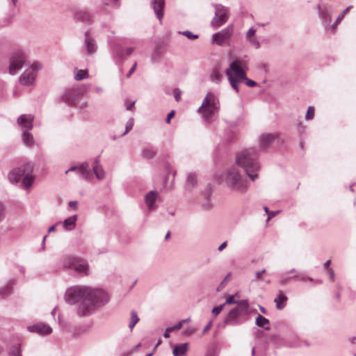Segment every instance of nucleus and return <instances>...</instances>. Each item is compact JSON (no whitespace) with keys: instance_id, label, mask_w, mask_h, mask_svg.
Listing matches in <instances>:
<instances>
[{"instance_id":"obj_7","label":"nucleus","mask_w":356,"mask_h":356,"mask_svg":"<svg viewBox=\"0 0 356 356\" xmlns=\"http://www.w3.org/2000/svg\"><path fill=\"white\" fill-rule=\"evenodd\" d=\"M26 63V54L22 49L15 50L10 57L9 72L16 74Z\"/></svg>"},{"instance_id":"obj_14","label":"nucleus","mask_w":356,"mask_h":356,"mask_svg":"<svg viewBox=\"0 0 356 356\" xmlns=\"http://www.w3.org/2000/svg\"><path fill=\"white\" fill-rule=\"evenodd\" d=\"M318 16L325 26H329L331 22V16L329 13V7L326 3H318L316 6Z\"/></svg>"},{"instance_id":"obj_63","label":"nucleus","mask_w":356,"mask_h":356,"mask_svg":"<svg viewBox=\"0 0 356 356\" xmlns=\"http://www.w3.org/2000/svg\"><path fill=\"white\" fill-rule=\"evenodd\" d=\"M280 212V211H270V213H268V218H273L274 216H276L277 213H278Z\"/></svg>"},{"instance_id":"obj_4","label":"nucleus","mask_w":356,"mask_h":356,"mask_svg":"<svg viewBox=\"0 0 356 356\" xmlns=\"http://www.w3.org/2000/svg\"><path fill=\"white\" fill-rule=\"evenodd\" d=\"M249 304L247 300H242L238 302V305L232 309L222 325L225 328L227 325L237 326L241 325L248 320Z\"/></svg>"},{"instance_id":"obj_55","label":"nucleus","mask_w":356,"mask_h":356,"mask_svg":"<svg viewBox=\"0 0 356 356\" xmlns=\"http://www.w3.org/2000/svg\"><path fill=\"white\" fill-rule=\"evenodd\" d=\"M136 65H137L136 63H135L134 64V65L131 67V69L129 70V72L127 74V78H129L130 76L135 72L136 68Z\"/></svg>"},{"instance_id":"obj_43","label":"nucleus","mask_w":356,"mask_h":356,"mask_svg":"<svg viewBox=\"0 0 356 356\" xmlns=\"http://www.w3.org/2000/svg\"><path fill=\"white\" fill-rule=\"evenodd\" d=\"M179 33L183 35H185L190 40H195V39L198 38V35L193 34L192 32H191L189 31H184L179 32Z\"/></svg>"},{"instance_id":"obj_5","label":"nucleus","mask_w":356,"mask_h":356,"mask_svg":"<svg viewBox=\"0 0 356 356\" xmlns=\"http://www.w3.org/2000/svg\"><path fill=\"white\" fill-rule=\"evenodd\" d=\"M224 180L226 186L234 192L244 193L248 189L247 179L242 177L240 171L235 166L227 170Z\"/></svg>"},{"instance_id":"obj_24","label":"nucleus","mask_w":356,"mask_h":356,"mask_svg":"<svg viewBox=\"0 0 356 356\" xmlns=\"http://www.w3.org/2000/svg\"><path fill=\"white\" fill-rule=\"evenodd\" d=\"M74 17L76 20L86 24L92 22V17L89 13L85 10H77L74 13Z\"/></svg>"},{"instance_id":"obj_61","label":"nucleus","mask_w":356,"mask_h":356,"mask_svg":"<svg viewBox=\"0 0 356 356\" xmlns=\"http://www.w3.org/2000/svg\"><path fill=\"white\" fill-rule=\"evenodd\" d=\"M227 245V242H223L218 248V251H222L224 248H225Z\"/></svg>"},{"instance_id":"obj_1","label":"nucleus","mask_w":356,"mask_h":356,"mask_svg":"<svg viewBox=\"0 0 356 356\" xmlns=\"http://www.w3.org/2000/svg\"><path fill=\"white\" fill-rule=\"evenodd\" d=\"M65 300L70 305L79 302L77 314L88 316L105 305L109 300L108 293L101 289L77 285L67 289Z\"/></svg>"},{"instance_id":"obj_17","label":"nucleus","mask_w":356,"mask_h":356,"mask_svg":"<svg viewBox=\"0 0 356 356\" xmlns=\"http://www.w3.org/2000/svg\"><path fill=\"white\" fill-rule=\"evenodd\" d=\"M295 273V269H291V270L286 273L284 275H283L280 280V284L281 285H286L290 280L293 278H300V280L302 282H305L306 280H309L310 282L313 281V279L311 277H307L305 276L299 277L298 274H293Z\"/></svg>"},{"instance_id":"obj_59","label":"nucleus","mask_w":356,"mask_h":356,"mask_svg":"<svg viewBox=\"0 0 356 356\" xmlns=\"http://www.w3.org/2000/svg\"><path fill=\"white\" fill-rule=\"evenodd\" d=\"M175 115V111H171L168 114V116H167V118H166V122L168 124H169L170 122V120L171 118L174 116Z\"/></svg>"},{"instance_id":"obj_44","label":"nucleus","mask_w":356,"mask_h":356,"mask_svg":"<svg viewBox=\"0 0 356 356\" xmlns=\"http://www.w3.org/2000/svg\"><path fill=\"white\" fill-rule=\"evenodd\" d=\"M250 44L254 47L255 49H259L260 47V42L259 40L255 38H252L247 40Z\"/></svg>"},{"instance_id":"obj_56","label":"nucleus","mask_w":356,"mask_h":356,"mask_svg":"<svg viewBox=\"0 0 356 356\" xmlns=\"http://www.w3.org/2000/svg\"><path fill=\"white\" fill-rule=\"evenodd\" d=\"M212 324H213V322L212 321H210L207 325L204 327V330H203V334H204L209 330L211 329V326H212Z\"/></svg>"},{"instance_id":"obj_37","label":"nucleus","mask_w":356,"mask_h":356,"mask_svg":"<svg viewBox=\"0 0 356 356\" xmlns=\"http://www.w3.org/2000/svg\"><path fill=\"white\" fill-rule=\"evenodd\" d=\"M231 277V273H228L218 286L217 291H221L226 286V284L230 281Z\"/></svg>"},{"instance_id":"obj_36","label":"nucleus","mask_w":356,"mask_h":356,"mask_svg":"<svg viewBox=\"0 0 356 356\" xmlns=\"http://www.w3.org/2000/svg\"><path fill=\"white\" fill-rule=\"evenodd\" d=\"M139 321V318L137 315V313L135 311H131V321L129 322V327L132 330L134 326L136 325V324Z\"/></svg>"},{"instance_id":"obj_39","label":"nucleus","mask_w":356,"mask_h":356,"mask_svg":"<svg viewBox=\"0 0 356 356\" xmlns=\"http://www.w3.org/2000/svg\"><path fill=\"white\" fill-rule=\"evenodd\" d=\"M11 293H12V286L10 284H8L0 289V295L2 297H4L8 294H10Z\"/></svg>"},{"instance_id":"obj_20","label":"nucleus","mask_w":356,"mask_h":356,"mask_svg":"<svg viewBox=\"0 0 356 356\" xmlns=\"http://www.w3.org/2000/svg\"><path fill=\"white\" fill-rule=\"evenodd\" d=\"M134 50V47H128L124 49L122 46L116 45L113 49V54L116 57L124 58L125 56L131 55Z\"/></svg>"},{"instance_id":"obj_3","label":"nucleus","mask_w":356,"mask_h":356,"mask_svg":"<svg viewBox=\"0 0 356 356\" xmlns=\"http://www.w3.org/2000/svg\"><path fill=\"white\" fill-rule=\"evenodd\" d=\"M257 153L253 149H247L238 154L236 161L241 166L251 181L257 178V172L259 170L257 161Z\"/></svg>"},{"instance_id":"obj_46","label":"nucleus","mask_w":356,"mask_h":356,"mask_svg":"<svg viewBox=\"0 0 356 356\" xmlns=\"http://www.w3.org/2000/svg\"><path fill=\"white\" fill-rule=\"evenodd\" d=\"M343 14H341L336 19V21L334 22L333 24H332L330 27V29H332V31H334L336 26H337L338 23H339L341 19L343 18Z\"/></svg>"},{"instance_id":"obj_12","label":"nucleus","mask_w":356,"mask_h":356,"mask_svg":"<svg viewBox=\"0 0 356 356\" xmlns=\"http://www.w3.org/2000/svg\"><path fill=\"white\" fill-rule=\"evenodd\" d=\"M72 171H77V173L86 180H90L92 178V175L90 172L89 165L86 162L81 163L79 166L71 167L65 171V174Z\"/></svg>"},{"instance_id":"obj_58","label":"nucleus","mask_w":356,"mask_h":356,"mask_svg":"<svg viewBox=\"0 0 356 356\" xmlns=\"http://www.w3.org/2000/svg\"><path fill=\"white\" fill-rule=\"evenodd\" d=\"M184 323V321H181L177 324L174 325L173 327H174L175 330H180L182 327Z\"/></svg>"},{"instance_id":"obj_48","label":"nucleus","mask_w":356,"mask_h":356,"mask_svg":"<svg viewBox=\"0 0 356 356\" xmlns=\"http://www.w3.org/2000/svg\"><path fill=\"white\" fill-rule=\"evenodd\" d=\"M239 301H236L235 299H234V296H229L227 299H226V301L224 303L225 305H231V304H237L238 305V302Z\"/></svg>"},{"instance_id":"obj_8","label":"nucleus","mask_w":356,"mask_h":356,"mask_svg":"<svg viewBox=\"0 0 356 356\" xmlns=\"http://www.w3.org/2000/svg\"><path fill=\"white\" fill-rule=\"evenodd\" d=\"M42 64L39 62H34L27 68L19 76V81L24 86H30L33 83L37 76V72L42 69Z\"/></svg>"},{"instance_id":"obj_33","label":"nucleus","mask_w":356,"mask_h":356,"mask_svg":"<svg viewBox=\"0 0 356 356\" xmlns=\"http://www.w3.org/2000/svg\"><path fill=\"white\" fill-rule=\"evenodd\" d=\"M223 78V75L216 69L213 70L210 74V80L216 83H220Z\"/></svg>"},{"instance_id":"obj_35","label":"nucleus","mask_w":356,"mask_h":356,"mask_svg":"<svg viewBox=\"0 0 356 356\" xmlns=\"http://www.w3.org/2000/svg\"><path fill=\"white\" fill-rule=\"evenodd\" d=\"M156 155V152L152 149L145 148L142 152V156L147 159H151Z\"/></svg>"},{"instance_id":"obj_42","label":"nucleus","mask_w":356,"mask_h":356,"mask_svg":"<svg viewBox=\"0 0 356 356\" xmlns=\"http://www.w3.org/2000/svg\"><path fill=\"white\" fill-rule=\"evenodd\" d=\"M134 124V119L131 118L126 123L125 131L124 135L127 134L130 130L132 129Z\"/></svg>"},{"instance_id":"obj_62","label":"nucleus","mask_w":356,"mask_h":356,"mask_svg":"<svg viewBox=\"0 0 356 356\" xmlns=\"http://www.w3.org/2000/svg\"><path fill=\"white\" fill-rule=\"evenodd\" d=\"M195 332V329L194 328H188L186 331H185V333L190 335V334H192Z\"/></svg>"},{"instance_id":"obj_15","label":"nucleus","mask_w":356,"mask_h":356,"mask_svg":"<svg viewBox=\"0 0 356 356\" xmlns=\"http://www.w3.org/2000/svg\"><path fill=\"white\" fill-rule=\"evenodd\" d=\"M34 117L31 115L23 114L17 118V123L21 127L22 130L29 131L33 127Z\"/></svg>"},{"instance_id":"obj_64","label":"nucleus","mask_w":356,"mask_h":356,"mask_svg":"<svg viewBox=\"0 0 356 356\" xmlns=\"http://www.w3.org/2000/svg\"><path fill=\"white\" fill-rule=\"evenodd\" d=\"M331 263V261L329 259V260H327L325 263H324V268L325 269H326L327 270H328V268H329V266Z\"/></svg>"},{"instance_id":"obj_2","label":"nucleus","mask_w":356,"mask_h":356,"mask_svg":"<svg viewBox=\"0 0 356 356\" xmlns=\"http://www.w3.org/2000/svg\"><path fill=\"white\" fill-rule=\"evenodd\" d=\"M248 70V59L245 56L242 58H236L229 64L225 70V74L232 88L238 93V84L246 79V71Z\"/></svg>"},{"instance_id":"obj_38","label":"nucleus","mask_w":356,"mask_h":356,"mask_svg":"<svg viewBox=\"0 0 356 356\" xmlns=\"http://www.w3.org/2000/svg\"><path fill=\"white\" fill-rule=\"evenodd\" d=\"M88 76L87 70H79L77 71L76 74L74 76V79L76 81H81L86 78Z\"/></svg>"},{"instance_id":"obj_53","label":"nucleus","mask_w":356,"mask_h":356,"mask_svg":"<svg viewBox=\"0 0 356 356\" xmlns=\"http://www.w3.org/2000/svg\"><path fill=\"white\" fill-rule=\"evenodd\" d=\"M69 207L72 208L74 210H77L78 209V202L77 201H70L69 202Z\"/></svg>"},{"instance_id":"obj_16","label":"nucleus","mask_w":356,"mask_h":356,"mask_svg":"<svg viewBox=\"0 0 356 356\" xmlns=\"http://www.w3.org/2000/svg\"><path fill=\"white\" fill-rule=\"evenodd\" d=\"M80 92L76 89H67L62 96L63 102L67 104H75L78 99H79Z\"/></svg>"},{"instance_id":"obj_51","label":"nucleus","mask_w":356,"mask_h":356,"mask_svg":"<svg viewBox=\"0 0 356 356\" xmlns=\"http://www.w3.org/2000/svg\"><path fill=\"white\" fill-rule=\"evenodd\" d=\"M74 105L80 108H84L86 107L87 102L86 101H81L78 99Z\"/></svg>"},{"instance_id":"obj_57","label":"nucleus","mask_w":356,"mask_h":356,"mask_svg":"<svg viewBox=\"0 0 356 356\" xmlns=\"http://www.w3.org/2000/svg\"><path fill=\"white\" fill-rule=\"evenodd\" d=\"M135 103H136V101H134V102H132L131 103H130V104H127V102H125V104H126V108H127V111H132V110H133V108H134V106Z\"/></svg>"},{"instance_id":"obj_28","label":"nucleus","mask_w":356,"mask_h":356,"mask_svg":"<svg viewBox=\"0 0 356 356\" xmlns=\"http://www.w3.org/2000/svg\"><path fill=\"white\" fill-rule=\"evenodd\" d=\"M77 218V215H74L71 217L66 218L63 222V228L66 231H71L74 229L76 227Z\"/></svg>"},{"instance_id":"obj_23","label":"nucleus","mask_w":356,"mask_h":356,"mask_svg":"<svg viewBox=\"0 0 356 356\" xmlns=\"http://www.w3.org/2000/svg\"><path fill=\"white\" fill-rule=\"evenodd\" d=\"M276 135L272 134H264L260 137V147L262 149H266L270 146L275 139Z\"/></svg>"},{"instance_id":"obj_45","label":"nucleus","mask_w":356,"mask_h":356,"mask_svg":"<svg viewBox=\"0 0 356 356\" xmlns=\"http://www.w3.org/2000/svg\"><path fill=\"white\" fill-rule=\"evenodd\" d=\"M225 306V304H222L218 307H214L212 309V314L214 315V316H217L223 309Z\"/></svg>"},{"instance_id":"obj_21","label":"nucleus","mask_w":356,"mask_h":356,"mask_svg":"<svg viewBox=\"0 0 356 356\" xmlns=\"http://www.w3.org/2000/svg\"><path fill=\"white\" fill-rule=\"evenodd\" d=\"M84 43L88 54H92L96 51L97 45L94 39L90 37L88 32L85 33Z\"/></svg>"},{"instance_id":"obj_50","label":"nucleus","mask_w":356,"mask_h":356,"mask_svg":"<svg viewBox=\"0 0 356 356\" xmlns=\"http://www.w3.org/2000/svg\"><path fill=\"white\" fill-rule=\"evenodd\" d=\"M255 32H256V30L254 29V28H250L247 33H246V39H250V38H254L253 36L255 34Z\"/></svg>"},{"instance_id":"obj_11","label":"nucleus","mask_w":356,"mask_h":356,"mask_svg":"<svg viewBox=\"0 0 356 356\" xmlns=\"http://www.w3.org/2000/svg\"><path fill=\"white\" fill-rule=\"evenodd\" d=\"M233 33V26L229 25L213 35V42L218 45H223Z\"/></svg>"},{"instance_id":"obj_34","label":"nucleus","mask_w":356,"mask_h":356,"mask_svg":"<svg viewBox=\"0 0 356 356\" xmlns=\"http://www.w3.org/2000/svg\"><path fill=\"white\" fill-rule=\"evenodd\" d=\"M92 170L95 177L99 180H102L105 177V172L101 165H94Z\"/></svg>"},{"instance_id":"obj_9","label":"nucleus","mask_w":356,"mask_h":356,"mask_svg":"<svg viewBox=\"0 0 356 356\" xmlns=\"http://www.w3.org/2000/svg\"><path fill=\"white\" fill-rule=\"evenodd\" d=\"M215 15L211 20V26L218 28L224 24L229 18V8L222 4H214Z\"/></svg>"},{"instance_id":"obj_54","label":"nucleus","mask_w":356,"mask_h":356,"mask_svg":"<svg viewBox=\"0 0 356 356\" xmlns=\"http://www.w3.org/2000/svg\"><path fill=\"white\" fill-rule=\"evenodd\" d=\"M328 276L330 279L333 282L334 280V272L332 268H328L327 270Z\"/></svg>"},{"instance_id":"obj_40","label":"nucleus","mask_w":356,"mask_h":356,"mask_svg":"<svg viewBox=\"0 0 356 356\" xmlns=\"http://www.w3.org/2000/svg\"><path fill=\"white\" fill-rule=\"evenodd\" d=\"M9 356H22L19 345L18 346H13L10 348Z\"/></svg>"},{"instance_id":"obj_25","label":"nucleus","mask_w":356,"mask_h":356,"mask_svg":"<svg viewBox=\"0 0 356 356\" xmlns=\"http://www.w3.org/2000/svg\"><path fill=\"white\" fill-rule=\"evenodd\" d=\"M188 343L176 345L174 347L172 354L174 356H186L188 350Z\"/></svg>"},{"instance_id":"obj_52","label":"nucleus","mask_w":356,"mask_h":356,"mask_svg":"<svg viewBox=\"0 0 356 356\" xmlns=\"http://www.w3.org/2000/svg\"><path fill=\"white\" fill-rule=\"evenodd\" d=\"M265 273V269H263L261 271H257L255 273V278H254V281L256 280H259L261 279V276L263 275V274Z\"/></svg>"},{"instance_id":"obj_10","label":"nucleus","mask_w":356,"mask_h":356,"mask_svg":"<svg viewBox=\"0 0 356 356\" xmlns=\"http://www.w3.org/2000/svg\"><path fill=\"white\" fill-rule=\"evenodd\" d=\"M27 170L33 171V165L31 163H24L18 168H13L8 174L9 181L13 184L18 183Z\"/></svg>"},{"instance_id":"obj_31","label":"nucleus","mask_w":356,"mask_h":356,"mask_svg":"<svg viewBox=\"0 0 356 356\" xmlns=\"http://www.w3.org/2000/svg\"><path fill=\"white\" fill-rule=\"evenodd\" d=\"M288 298L284 295L281 291L275 298L274 302L276 303V307L277 309H282L284 307V302L287 300Z\"/></svg>"},{"instance_id":"obj_60","label":"nucleus","mask_w":356,"mask_h":356,"mask_svg":"<svg viewBox=\"0 0 356 356\" xmlns=\"http://www.w3.org/2000/svg\"><path fill=\"white\" fill-rule=\"evenodd\" d=\"M4 214V209L3 204L0 202V221L2 220Z\"/></svg>"},{"instance_id":"obj_49","label":"nucleus","mask_w":356,"mask_h":356,"mask_svg":"<svg viewBox=\"0 0 356 356\" xmlns=\"http://www.w3.org/2000/svg\"><path fill=\"white\" fill-rule=\"evenodd\" d=\"M175 99L177 102H179L181 99V92L179 88H175L173 91Z\"/></svg>"},{"instance_id":"obj_6","label":"nucleus","mask_w":356,"mask_h":356,"mask_svg":"<svg viewBox=\"0 0 356 356\" xmlns=\"http://www.w3.org/2000/svg\"><path fill=\"white\" fill-rule=\"evenodd\" d=\"M219 107V101L216 95L213 92H208L198 108V112L205 120L209 121L218 114Z\"/></svg>"},{"instance_id":"obj_29","label":"nucleus","mask_w":356,"mask_h":356,"mask_svg":"<svg viewBox=\"0 0 356 356\" xmlns=\"http://www.w3.org/2000/svg\"><path fill=\"white\" fill-rule=\"evenodd\" d=\"M22 140L27 147H32L35 143L33 136L26 130L22 131Z\"/></svg>"},{"instance_id":"obj_19","label":"nucleus","mask_w":356,"mask_h":356,"mask_svg":"<svg viewBox=\"0 0 356 356\" xmlns=\"http://www.w3.org/2000/svg\"><path fill=\"white\" fill-rule=\"evenodd\" d=\"M165 6V0H153L152 6L156 15V17L161 23L163 17V8Z\"/></svg>"},{"instance_id":"obj_41","label":"nucleus","mask_w":356,"mask_h":356,"mask_svg":"<svg viewBox=\"0 0 356 356\" xmlns=\"http://www.w3.org/2000/svg\"><path fill=\"white\" fill-rule=\"evenodd\" d=\"M314 106H309L307 108L306 115H305V120H311L314 117Z\"/></svg>"},{"instance_id":"obj_13","label":"nucleus","mask_w":356,"mask_h":356,"mask_svg":"<svg viewBox=\"0 0 356 356\" xmlns=\"http://www.w3.org/2000/svg\"><path fill=\"white\" fill-rule=\"evenodd\" d=\"M27 330L30 332L37 333L41 336L48 335L52 332L51 327L44 323H38L33 325L28 326Z\"/></svg>"},{"instance_id":"obj_22","label":"nucleus","mask_w":356,"mask_h":356,"mask_svg":"<svg viewBox=\"0 0 356 356\" xmlns=\"http://www.w3.org/2000/svg\"><path fill=\"white\" fill-rule=\"evenodd\" d=\"M73 269L81 275H87L88 274V266L87 263L79 258H77Z\"/></svg>"},{"instance_id":"obj_18","label":"nucleus","mask_w":356,"mask_h":356,"mask_svg":"<svg viewBox=\"0 0 356 356\" xmlns=\"http://www.w3.org/2000/svg\"><path fill=\"white\" fill-rule=\"evenodd\" d=\"M159 197V193L155 191H151L145 195V202L149 211L156 209L155 202Z\"/></svg>"},{"instance_id":"obj_30","label":"nucleus","mask_w":356,"mask_h":356,"mask_svg":"<svg viewBox=\"0 0 356 356\" xmlns=\"http://www.w3.org/2000/svg\"><path fill=\"white\" fill-rule=\"evenodd\" d=\"M270 321L266 318L259 314L256 318V325L258 327H264L266 330H270V327L268 326Z\"/></svg>"},{"instance_id":"obj_32","label":"nucleus","mask_w":356,"mask_h":356,"mask_svg":"<svg viewBox=\"0 0 356 356\" xmlns=\"http://www.w3.org/2000/svg\"><path fill=\"white\" fill-rule=\"evenodd\" d=\"M77 257L69 256L65 257L63 261V266L64 268H74Z\"/></svg>"},{"instance_id":"obj_47","label":"nucleus","mask_w":356,"mask_h":356,"mask_svg":"<svg viewBox=\"0 0 356 356\" xmlns=\"http://www.w3.org/2000/svg\"><path fill=\"white\" fill-rule=\"evenodd\" d=\"M243 81H245V85L248 87H254L257 85L254 81L248 79L247 76L246 79H243Z\"/></svg>"},{"instance_id":"obj_27","label":"nucleus","mask_w":356,"mask_h":356,"mask_svg":"<svg viewBox=\"0 0 356 356\" xmlns=\"http://www.w3.org/2000/svg\"><path fill=\"white\" fill-rule=\"evenodd\" d=\"M197 186V177L194 173H188L186 177L185 188L187 191L193 190Z\"/></svg>"},{"instance_id":"obj_26","label":"nucleus","mask_w":356,"mask_h":356,"mask_svg":"<svg viewBox=\"0 0 356 356\" xmlns=\"http://www.w3.org/2000/svg\"><path fill=\"white\" fill-rule=\"evenodd\" d=\"M32 172L33 171L27 170L22 177V186L25 189L29 188L35 180V177L32 175Z\"/></svg>"}]
</instances>
